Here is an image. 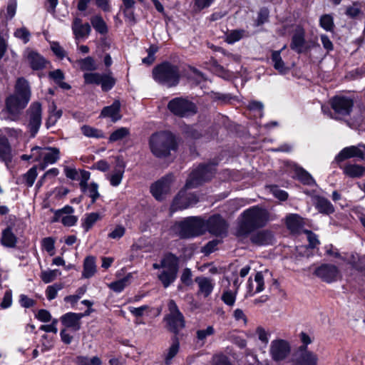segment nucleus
Segmentation results:
<instances>
[{
  "mask_svg": "<svg viewBox=\"0 0 365 365\" xmlns=\"http://www.w3.org/2000/svg\"><path fill=\"white\" fill-rule=\"evenodd\" d=\"M130 135V130L125 127H121L114 130L109 136L110 143L121 140Z\"/></svg>",
  "mask_w": 365,
  "mask_h": 365,
  "instance_id": "79ce46f5",
  "label": "nucleus"
},
{
  "mask_svg": "<svg viewBox=\"0 0 365 365\" xmlns=\"http://www.w3.org/2000/svg\"><path fill=\"white\" fill-rule=\"evenodd\" d=\"M213 99L215 101L220 102L222 104H227L230 103L232 100H234L235 97L230 93H215L213 94Z\"/></svg>",
  "mask_w": 365,
  "mask_h": 365,
  "instance_id": "680f3d73",
  "label": "nucleus"
},
{
  "mask_svg": "<svg viewBox=\"0 0 365 365\" xmlns=\"http://www.w3.org/2000/svg\"><path fill=\"white\" fill-rule=\"evenodd\" d=\"M240 217L237 228V236L246 237L264 227L269 221L270 215L266 208L254 205L245 210Z\"/></svg>",
  "mask_w": 365,
  "mask_h": 365,
  "instance_id": "f03ea898",
  "label": "nucleus"
},
{
  "mask_svg": "<svg viewBox=\"0 0 365 365\" xmlns=\"http://www.w3.org/2000/svg\"><path fill=\"white\" fill-rule=\"evenodd\" d=\"M291 353V345L285 339H276L272 341L269 346V355L273 361L279 364L284 361Z\"/></svg>",
  "mask_w": 365,
  "mask_h": 365,
  "instance_id": "dca6fc26",
  "label": "nucleus"
},
{
  "mask_svg": "<svg viewBox=\"0 0 365 365\" xmlns=\"http://www.w3.org/2000/svg\"><path fill=\"white\" fill-rule=\"evenodd\" d=\"M90 20L93 28L98 34L103 36L108 34V25L101 15L93 16Z\"/></svg>",
  "mask_w": 365,
  "mask_h": 365,
  "instance_id": "7c9ffc66",
  "label": "nucleus"
},
{
  "mask_svg": "<svg viewBox=\"0 0 365 365\" xmlns=\"http://www.w3.org/2000/svg\"><path fill=\"white\" fill-rule=\"evenodd\" d=\"M169 313L165 314L163 321L166 324L168 331L178 336L180 329L185 328V320L182 313L180 311L176 302L170 299L168 303Z\"/></svg>",
  "mask_w": 365,
  "mask_h": 365,
  "instance_id": "1a4fd4ad",
  "label": "nucleus"
},
{
  "mask_svg": "<svg viewBox=\"0 0 365 365\" xmlns=\"http://www.w3.org/2000/svg\"><path fill=\"white\" fill-rule=\"evenodd\" d=\"M184 133L187 138L197 140L202 137V133L194 127L187 125L184 130Z\"/></svg>",
  "mask_w": 365,
  "mask_h": 365,
  "instance_id": "0e129e2a",
  "label": "nucleus"
},
{
  "mask_svg": "<svg viewBox=\"0 0 365 365\" xmlns=\"http://www.w3.org/2000/svg\"><path fill=\"white\" fill-rule=\"evenodd\" d=\"M12 304V291L7 289L5 291L0 306L2 309H8Z\"/></svg>",
  "mask_w": 365,
  "mask_h": 365,
  "instance_id": "338daca9",
  "label": "nucleus"
},
{
  "mask_svg": "<svg viewBox=\"0 0 365 365\" xmlns=\"http://www.w3.org/2000/svg\"><path fill=\"white\" fill-rule=\"evenodd\" d=\"M81 180L79 182V187L81 189V191L83 193H86L88 187V180L91 177L90 172L85 170H81Z\"/></svg>",
  "mask_w": 365,
  "mask_h": 365,
  "instance_id": "603ef678",
  "label": "nucleus"
},
{
  "mask_svg": "<svg viewBox=\"0 0 365 365\" xmlns=\"http://www.w3.org/2000/svg\"><path fill=\"white\" fill-rule=\"evenodd\" d=\"M173 173H168L150 185V192L159 202H162L170 193L172 183L174 181Z\"/></svg>",
  "mask_w": 365,
  "mask_h": 365,
  "instance_id": "2eb2a0df",
  "label": "nucleus"
},
{
  "mask_svg": "<svg viewBox=\"0 0 365 365\" xmlns=\"http://www.w3.org/2000/svg\"><path fill=\"white\" fill-rule=\"evenodd\" d=\"M221 299L225 304L233 306L236 299V294L230 290H227L222 293Z\"/></svg>",
  "mask_w": 365,
  "mask_h": 365,
  "instance_id": "e2e57ef3",
  "label": "nucleus"
},
{
  "mask_svg": "<svg viewBox=\"0 0 365 365\" xmlns=\"http://www.w3.org/2000/svg\"><path fill=\"white\" fill-rule=\"evenodd\" d=\"M319 26L327 31H333L335 27L333 16L331 14L321 16Z\"/></svg>",
  "mask_w": 365,
  "mask_h": 365,
  "instance_id": "c03bdc74",
  "label": "nucleus"
},
{
  "mask_svg": "<svg viewBox=\"0 0 365 365\" xmlns=\"http://www.w3.org/2000/svg\"><path fill=\"white\" fill-rule=\"evenodd\" d=\"M192 274L190 268H185L180 277L181 282L185 286H190L192 284Z\"/></svg>",
  "mask_w": 365,
  "mask_h": 365,
  "instance_id": "774afa93",
  "label": "nucleus"
},
{
  "mask_svg": "<svg viewBox=\"0 0 365 365\" xmlns=\"http://www.w3.org/2000/svg\"><path fill=\"white\" fill-rule=\"evenodd\" d=\"M152 78L159 85L168 88L175 87L181 78L180 66L170 61H163L153 67Z\"/></svg>",
  "mask_w": 365,
  "mask_h": 365,
  "instance_id": "20e7f679",
  "label": "nucleus"
},
{
  "mask_svg": "<svg viewBox=\"0 0 365 365\" xmlns=\"http://www.w3.org/2000/svg\"><path fill=\"white\" fill-rule=\"evenodd\" d=\"M82 133L88 138H95L97 139L104 138L105 134L103 130L93 128L90 125H84L81 127Z\"/></svg>",
  "mask_w": 365,
  "mask_h": 365,
  "instance_id": "ea45409f",
  "label": "nucleus"
},
{
  "mask_svg": "<svg viewBox=\"0 0 365 365\" xmlns=\"http://www.w3.org/2000/svg\"><path fill=\"white\" fill-rule=\"evenodd\" d=\"M84 83L86 85L101 86L103 92L110 91L115 85L116 79L109 73H100L97 72H89L83 73Z\"/></svg>",
  "mask_w": 365,
  "mask_h": 365,
  "instance_id": "4468645a",
  "label": "nucleus"
},
{
  "mask_svg": "<svg viewBox=\"0 0 365 365\" xmlns=\"http://www.w3.org/2000/svg\"><path fill=\"white\" fill-rule=\"evenodd\" d=\"M97 272L96 259L94 256H87L83 260L82 277L89 279Z\"/></svg>",
  "mask_w": 365,
  "mask_h": 365,
  "instance_id": "bb28decb",
  "label": "nucleus"
},
{
  "mask_svg": "<svg viewBox=\"0 0 365 365\" xmlns=\"http://www.w3.org/2000/svg\"><path fill=\"white\" fill-rule=\"evenodd\" d=\"M203 217L191 216L175 223V230L180 239H190L204 235Z\"/></svg>",
  "mask_w": 365,
  "mask_h": 365,
  "instance_id": "423d86ee",
  "label": "nucleus"
},
{
  "mask_svg": "<svg viewBox=\"0 0 365 365\" xmlns=\"http://www.w3.org/2000/svg\"><path fill=\"white\" fill-rule=\"evenodd\" d=\"M19 304L22 307L28 309L35 306L36 301L22 294L19 296Z\"/></svg>",
  "mask_w": 365,
  "mask_h": 365,
  "instance_id": "69168bd1",
  "label": "nucleus"
},
{
  "mask_svg": "<svg viewBox=\"0 0 365 365\" xmlns=\"http://www.w3.org/2000/svg\"><path fill=\"white\" fill-rule=\"evenodd\" d=\"M101 217L98 212H91L86 215V217L82 220V227L85 232H88L101 220Z\"/></svg>",
  "mask_w": 365,
  "mask_h": 365,
  "instance_id": "e433bc0d",
  "label": "nucleus"
},
{
  "mask_svg": "<svg viewBox=\"0 0 365 365\" xmlns=\"http://www.w3.org/2000/svg\"><path fill=\"white\" fill-rule=\"evenodd\" d=\"M48 78L53 80L55 84L63 90H70L71 88L70 84L63 81L65 79V74L61 69L49 71Z\"/></svg>",
  "mask_w": 365,
  "mask_h": 365,
  "instance_id": "2f4dec72",
  "label": "nucleus"
},
{
  "mask_svg": "<svg viewBox=\"0 0 365 365\" xmlns=\"http://www.w3.org/2000/svg\"><path fill=\"white\" fill-rule=\"evenodd\" d=\"M73 33L77 39L87 37L91 31V25L86 22L83 24L82 20L76 18L72 24Z\"/></svg>",
  "mask_w": 365,
  "mask_h": 365,
  "instance_id": "5701e85b",
  "label": "nucleus"
},
{
  "mask_svg": "<svg viewBox=\"0 0 365 365\" xmlns=\"http://www.w3.org/2000/svg\"><path fill=\"white\" fill-rule=\"evenodd\" d=\"M286 225L292 232H297L303 226L302 217L297 214H291L286 217Z\"/></svg>",
  "mask_w": 365,
  "mask_h": 365,
  "instance_id": "f704fd0d",
  "label": "nucleus"
},
{
  "mask_svg": "<svg viewBox=\"0 0 365 365\" xmlns=\"http://www.w3.org/2000/svg\"><path fill=\"white\" fill-rule=\"evenodd\" d=\"M351 158H359L362 160L365 158V153L356 146H349L343 148L335 157V161L337 163Z\"/></svg>",
  "mask_w": 365,
  "mask_h": 365,
  "instance_id": "aec40b11",
  "label": "nucleus"
},
{
  "mask_svg": "<svg viewBox=\"0 0 365 365\" xmlns=\"http://www.w3.org/2000/svg\"><path fill=\"white\" fill-rule=\"evenodd\" d=\"M63 285L62 283H55L53 285L48 286L46 289V296L48 300L56 298L58 291L62 289Z\"/></svg>",
  "mask_w": 365,
  "mask_h": 365,
  "instance_id": "3c124183",
  "label": "nucleus"
},
{
  "mask_svg": "<svg viewBox=\"0 0 365 365\" xmlns=\"http://www.w3.org/2000/svg\"><path fill=\"white\" fill-rule=\"evenodd\" d=\"M286 48L287 47H282L280 51H272L271 56L272 62L274 69L281 74H286L290 70V68L285 64L281 56V52Z\"/></svg>",
  "mask_w": 365,
  "mask_h": 365,
  "instance_id": "393cba45",
  "label": "nucleus"
},
{
  "mask_svg": "<svg viewBox=\"0 0 365 365\" xmlns=\"http://www.w3.org/2000/svg\"><path fill=\"white\" fill-rule=\"evenodd\" d=\"M18 238L13 233L11 227H6L1 234V244L6 247L14 248L16 246Z\"/></svg>",
  "mask_w": 365,
  "mask_h": 365,
  "instance_id": "c85d7f7f",
  "label": "nucleus"
},
{
  "mask_svg": "<svg viewBox=\"0 0 365 365\" xmlns=\"http://www.w3.org/2000/svg\"><path fill=\"white\" fill-rule=\"evenodd\" d=\"M217 163L209 162L200 163L189 175L185 182V187L192 189L197 187L204 182L210 181L215 176Z\"/></svg>",
  "mask_w": 365,
  "mask_h": 365,
  "instance_id": "6e6552de",
  "label": "nucleus"
},
{
  "mask_svg": "<svg viewBox=\"0 0 365 365\" xmlns=\"http://www.w3.org/2000/svg\"><path fill=\"white\" fill-rule=\"evenodd\" d=\"M314 205L316 210L322 215H330L335 212V208L332 203L324 196H315Z\"/></svg>",
  "mask_w": 365,
  "mask_h": 365,
  "instance_id": "412c9836",
  "label": "nucleus"
},
{
  "mask_svg": "<svg viewBox=\"0 0 365 365\" xmlns=\"http://www.w3.org/2000/svg\"><path fill=\"white\" fill-rule=\"evenodd\" d=\"M160 47H148L146 49L148 56L142 59L143 63L150 66L155 60V53L158 51Z\"/></svg>",
  "mask_w": 365,
  "mask_h": 365,
  "instance_id": "864d4df0",
  "label": "nucleus"
},
{
  "mask_svg": "<svg viewBox=\"0 0 365 365\" xmlns=\"http://www.w3.org/2000/svg\"><path fill=\"white\" fill-rule=\"evenodd\" d=\"M269 16V11L267 7H262L259 9L257 14V25H263L265 22L268 21Z\"/></svg>",
  "mask_w": 365,
  "mask_h": 365,
  "instance_id": "052dcab7",
  "label": "nucleus"
},
{
  "mask_svg": "<svg viewBox=\"0 0 365 365\" xmlns=\"http://www.w3.org/2000/svg\"><path fill=\"white\" fill-rule=\"evenodd\" d=\"M41 245L42 248L50 253L51 255L54 254L53 250L55 249V240L53 237H48L43 238L41 242Z\"/></svg>",
  "mask_w": 365,
  "mask_h": 365,
  "instance_id": "bf43d9fd",
  "label": "nucleus"
},
{
  "mask_svg": "<svg viewBox=\"0 0 365 365\" xmlns=\"http://www.w3.org/2000/svg\"><path fill=\"white\" fill-rule=\"evenodd\" d=\"M76 364L77 365H102V361L97 356L92 357L91 359L87 356H78L76 357Z\"/></svg>",
  "mask_w": 365,
  "mask_h": 365,
  "instance_id": "09e8293b",
  "label": "nucleus"
},
{
  "mask_svg": "<svg viewBox=\"0 0 365 365\" xmlns=\"http://www.w3.org/2000/svg\"><path fill=\"white\" fill-rule=\"evenodd\" d=\"M220 242V241L217 239L209 241L201 248V252L205 256L210 255L217 250V246Z\"/></svg>",
  "mask_w": 365,
  "mask_h": 365,
  "instance_id": "6e6d98bb",
  "label": "nucleus"
},
{
  "mask_svg": "<svg viewBox=\"0 0 365 365\" xmlns=\"http://www.w3.org/2000/svg\"><path fill=\"white\" fill-rule=\"evenodd\" d=\"M195 282L197 283L199 286V292L203 294L205 297H209L213 291L214 284L212 283V280L205 277H197L195 279Z\"/></svg>",
  "mask_w": 365,
  "mask_h": 365,
  "instance_id": "c756f323",
  "label": "nucleus"
},
{
  "mask_svg": "<svg viewBox=\"0 0 365 365\" xmlns=\"http://www.w3.org/2000/svg\"><path fill=\"white\" fill-rule=\"evenodd\" d=\"M61 324L66 328H71L76 331L81 329V319L77 313L67 312L60 318Z\"/></svg>",
  "mask_w": 365,
  "mask_h": 365,
  "instance_id": "b1692460",
  "label": "nucleus"
},
{
  "mask_svg": "<svg viewBox=\"0 0 365 365\" xmlns=\"http://www.w3.org/2000/svg\"><path fill=\"white\" fill-rule=\"evenodd\" d=\"M160 266L164 269L158 274V279L164 288H168L178 277L180 258L173 252H167L163 255Z\"/></svg>",
  "mask_w": 365,
  "mask_h": 365,
  "instance_id": "39448f33",
  "label": "nucleus"
},
{
  "mask_svg": "<svg viewBox=\"0 0 365 365\" xmlns=\"http://www.w3.org/2000/svg\"><path fill=\"white\" fill-rule=\"evenodd\" d=\"M297 179L305 185H313L315 184V180L313 177L303 168H299L296 170Z\"/></svg>",
  "mask_w": 365,
  "mask_h": 365,
  "instance_id": "58836bf2",
  "label": "nucleus"
},
{
  "mask_svg": "<svg viewBox=\"0 0 365 365\" xmlns=\"http://www.w3.org/2000/svg\"><path fill=\"white\" fill-rule=\"evenodd\" d=\"M31 95L29 81L24 77L18 78L14 84V92L5 98L4 110L12 120L19 118L31 101Z\"/></svg>",
  "mask_w": 365,
  "mask_h": 365,
  "instance_id": "f257e3e1",
  "label": "nucleus"
},
{
  "mask_svg": "<svg viewBox=\"0 0 365 365\" xmlns=\"http://www.w3.org/2000/svg\"><path fill=\"white\" fill-rule=\"evenodd\" d=\"M120 112V102L118 100H115L110 106H105L102 109L100 116L111 118L113 122H116L122 118Z\"/></svg>",
  "mask_w": 365,
  "mask_h": 365,
  "instance_id": "4be33fe9",
  "label": "nucleus"
},
{
  "mask_svg": "<svg viewBox=\"0 0 365 365\" xmlns=\"http://www.w3.org/2000/svg\"><path fill=\"white\" fill-rule=\"evenodd\" d=\"M203 232H207L216 237L225 236L227 233L228 223L218 213L213 214L207 219L203 218Z\"/></svg>",
  "mask_w": 365,
  "mask_h": 365,
  "instance_id": "ddd939ff",
  "label": "nucleus"
},
{
  "mask_svg": "<svg viewBox=\"0 0 365 365\" xmlns=\"http://www.w3.org/2000/svg\"><path fill=\"white\" fill-rule=\"evenodd\" d=\"M355 98L353 95L336 94L329 100V105L338 117L349 116L353 111Z\"/></svg>",
  "mask_w": 365,
  "mask_h": 365,
  "instance_id": "9d476101",
  "label": "nucleus"
},
{
  "mask_svg": "<svg viewBox=\"0 0 365 365\" xmlns=\"http://www.w3.org/2000/svg\"><path fill=\"white\" fill-rule=\"evenodd\" d=\"M245 31L243 29H235L231 31L226 36L225 41L228 44H232L243 38Z\"/></svg>",
  "mask_w": 365,
  "mask_h": 365,
  "instance_id": "49530a36",
  "label": "nucleus"
},
{
  "mask_svg": "<svg viewBox=\"0 0 365 365\" xmlns=\"http://www.w3.org/2000/svg\"><path fill=\"white\" fill-rule=\"evenodd\" d=\"M149 148L153 155L158 158H165L171 151H176L178 142L176 135L170 130H160L153 133L148 140Z\"/></svg>",
  "mask_w": 365,
  "mask_h": 365,
  "instance_id": "7ed1b4c3",
  "label": "nucleus"
},
{
  "mask_svg": "<svg viewBox=\"0 0 365 365\" xmlns=\"http://www.w3.org/2000/svg\"><path fill=\"white\" fill-rule=\"evenodd\" d=\"M37 175V168L33 166L26 173L16 178V184H24L27 187H31L33 186Z\"/></svg>",
  "mask_w": 365,
  "mask_h": 365,
  "instance_id": "cd10ccee",
  "label": "nucleus"
},
{
  "mask_svg": "<svg viewBox=\"0 0 365 365\" xmlns=\"http://www.w3.org/2000/svg\"><path fill=\"white\" fill-rule=\"evenodd\" d=\"M270 190L274 196L281 201H285L288 199L289 195L287 192L280 190L277 185H272L270 186Z\"/></svg>",
  "mask_w": 365,
  "mask_h": 365,
  "instance_id": "13d9d810",
  "label": "nucleus"
},
{
  "mask_svg": "<svg viewBox=\"0 0 365 365\" xmlns=\"http://www.w3.org/2000/svg\"><path fill=\"white\" fill-rule=\"evenodd\" d=\"M343 172L349 178H361L365 173V167L356 164H348L344 168Z\"/></svg>",
  "mask_w": 365,
  "mask_h": 365,
  "instance_id": "473e14b6",
  "label": "nucleus"
},
{
  "mask_svg": "<svg viewBox=\"0 0 365 365\" xmlns=\"http://www.w3.org/2000/svg\"><path fill=\"white\" fill-rule=\"evenodd\" d=\"M190 205V198L183 197L179 196V195H176L170 205V212H175L178 210H182L189 207Z\"/></svg>",
  "mask_w": 365,
  "mask_h": 365,
  "instance_id": "c9c22d12",
  "label": "nucleus"
},
{
  "mask_svg": "<svg viewBox=\"0 0 365 365\" xmlns=\"http://www.w3.org/2000/svg\"><path fill=\"white\" fill-rule=\"evenodd\" d=\"M26 61L29 67L34 71L43 70L49 63L42 55L35 51H29Z\"/></svg>",
  "mask_w": 365,
  "mask_h": 365,
  "instance_id": "6ab92c4d",
  "label": "nucleus"
},
{
  "mask_svg": "<svg viewBox=\"0 0 365 365\" xmlns=\"http://www.w3.org/2000/svg\"><path fill=\"white\" fill-rule=\"evenodd\" d=\"M299 337L302 344L293 354L291 363L297 365H318L317 354L308 349V345L312 343V338L304 331H302Z\"/></svg>",
  "mask_w": 365,
  "mask_h": 365,
  "instance_id": "0eeeda50",
  "label": "nucleus"
},
{
  "mask_svg": "<svg viewBox=\"0 0 365 365\" xmlns=\"http://www.w3.org/2000/svg\"><path fill=\"white\" fill-rule=\"evenodd\" d=\"M81 71H93L97 69L95 60L91 56H87L78 61Z\"/></svg>",
  "mask_w": 365,
  "mask_h": 365,
  "instance_id": "a18cd8bd",
  "label": "nucleus"
},
{
  "mask_svg": "<svg viewBox=\"0 0 365 365\" xmlns=\"http://www.w3.org/2000/svg\"><path fill=\"white\" fill-rule=\"evenodd\" d=\"M167 107L171 113L180 118L187 117L197 113L196 105L182 97L171 99Z\"/></svg>",
  "mask_w": 365,
  "mask_h": 365,
  "instance_id": "f8f14e48",
  "label": "nucleus"
},
{
  "mask_svg": "<svg viewBox=\"0 0 365 365\" xmlns=\"http://www.w3.org/2000/svg\"><path fill=\"white\" fill-rule=\"evenodd\" d=\"M130 277V274H128L122 279L111 282L109 284L110 289L117 293L121 292L128 285V281Z\"/></svg>",
  "mask_w": 365,
  "mask_h": 365,
  "instance_id": "37998d69",
  "label": "nucleus"
},
{
  "mask_svg": "<svg viewBox=\"0 0 365 365\" xmlns=\"http://www.w3.org/2000/svg\"><path fill=\"white\" fill-rule=\"evenodd\" d=\"M61 271L58 269L42 271L41 273V279L44 283L48 284L54 281L57 276L61 275Z\"/></svg>",
  "mask_w": 365,
  "mask_h": 365,
  "instance_id": "de8ad7c7",
  "label": "nucleus"
},
{
  "mask_svg": "<svg viewBox=\"0 0 365 365\" xmlns=\"http://www.w3.org/2000/svg\"><path fill=\"white\" fill-rule=\"evenodd\" d=\"M86 194L91 198V204H94L101 196L98 192V184L96 182H91L88 184L87 192Z\"/></svg>",
  "mask_w": 365,
  "mask_h": 365,
  "instance_id": "8fccbe9b",
  "label": "nucleus"
},
{
  "mask_svg": "<svg viewBox=\"0 0 365 365\" xmlns=\"http://www.w3.org/2000/svg\"><path fill=\"white\" fill-rule=\"evenodd\" d=\"M42 104L39 101L32 102L26 110L27 128L31 138L36 137L42 124Z\"/></svg>",
  "mask_w": 365,
  "mask_h": 365,
  "instance_id": "9b49d317",
  "label": "nucleus"
},
{
  "mask_svg": "<svg viewBox=\"0 0 365 365\" xmlns=\"http://www.w3.org/2000/svg\"><path fill=\"white\" fill-rule=\"evenodd\" d=\"M274 237L269 230H262L253 233L250 236V242L257 246H267L272 245Z\"/></svg>",
  "mask_w": 365,
  "mask_h": 365,
  "instance_id": "a211bd4d",
  "label": "nucleus"
},
{
  "mask_svg": "<svg viewBox=\"0 0 365 365\" xmlns=\"http://www.w3.org/2000/svg\"><path fill=\"white\" fill-rule=\"evenodd\" d=\"M313 274L322 282L328 284L336 282L341 275L339 267L329 263H323L317 267Z\"/></svg>",
  "mask_w": 365,
  "mask_h": 365,
  "instance_id": "f3484780",
  "label": "nucleus"
},
{
  "mask_svg": "<svg viewBox=\"0 0 365 365\" xmlns=\"http://www.w3.org/2000/svg\"><path fill=\"white\" fill-rule=\"evenodd\" d=\"M180 342L178 337L174 336L173 338V343L168 349L167 355L165 358V362L166 364H169L170 361L176 356L179 351Z\"/></svg>",
  "mask_w": 365,
  "mask_h": 365,
  "instance_id": "a19ab883",
  "label": "nucleus"
},
{
  "mask_svg": "<svg viewBox=\"0 0 365 365\" xmlns=\"http://www.w3.org/2000/svg\"><path fill=\"white\" fill-rule=\"evenodd\" d=\"M0 159L6 166L12 161L11 147L5 136L0 138Z\"/></svg>",
  "mask_w": 365,
  "mask_h": 365,
  "instance_id": "a878e982",
  "label": "nucleus"
},
{
  "mask_svg": "<svg viewBox=\"0 0 365 365\" xmlns=\"http://www.w3.org/2000/svg\"><path fill=\"white\" fill-rule=\"evenodd\" d=\"M215 334V329L212 326H208L205 329H198L196 331V337L198 341H202V345L205 343V339Z\"/></svg>",
  "mask_w": 365,
  "mask_h": 365,
  "instance_id": "5fc2aeb1",
  "label": "nucleus"
},
{
  "mask_svg": "<svg viewBox=\"0 0 365 365\" xmlns=\"http://www.w3.org/2000/svg\"><path fill=\"white\" fill-rule=\"evenodd\" d=\"M305 31L302 26H297L292 35L290 46H304Z\"/></svg>",
  "mask_w": 365,
  "mask_h": 365,
  "instance_id": "4c0bfd02",
  "label": "nucleus"
},
{
  "mask_svg": "<svg viewBox=\"0 0 365 365\" xmlns=\"http://www.w3.org/2000/svg\"><path fill=\"white\" fill-rule=\"evenodd\" d=\"M14 36L17 38L21 39L23 43L26 44L29 41L31 34L26 27H22L15 31Z\"/></svg>",
  "mask_w": 365,
  "mask_h": 365,
  "instance_id": "4d7b16f0",
  "label": "nucleus"
},
{
  "mask_svg": "<svg viewBox=\"0 0 365 365\" xmlns=\"http://www.w3.org/2000/svg\"><path fill=\"white\" fill-rule=\"evenodd\" d=\"M44 150H48L43 156V160L46 164H54L60 158V150L56 147H45Z\"/></svg>",
  "mask_w": 365,
  "mask_h": 365,
  "instance_id": "72a5a7b5",
  "label": "nucleus"
}]
</instances>
